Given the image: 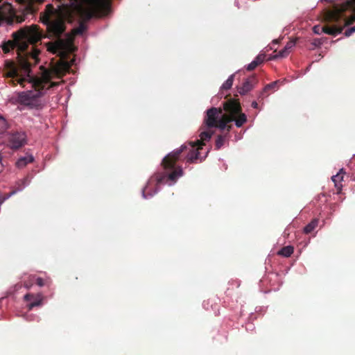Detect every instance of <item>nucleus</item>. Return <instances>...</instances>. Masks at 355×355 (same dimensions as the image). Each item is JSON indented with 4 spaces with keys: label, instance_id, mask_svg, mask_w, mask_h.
Masks as SVG:
<instances>
[{
    "label": "nucleus",
    "instance_id": "nucleus-2",
    "mask_svg": "<svg viewBox=\"0 0 355 355\" xmlns=\"http://www.w3.org/2000/svg\"><path fill=\"white\" fill-rule=\"evenodd\" d=\"M200 149L198 148V146L196 143L189 141L167 155L162 162L164 171L157 173L150 178L143 189L144 198H147L157 193L159 184L168 183V182H175L183 174L182 168L175 165L177 161L180 159L181 157L183 156L182 154H184L187 161L193 163L199 159V150Z\"/></svg>",
    "mask_w": 355,
    "mask_h": 355
},
{
    "label": "nucleus",
    "instance_id": "nucleus-1",
    "mask_svg": "<svg viewBox=\"0 0 355 355\" xmlns=\"http://www.w3.org/2000/svg\"><path fill=\"white\" fill-rule=\"evenodd\" d=\"M12 40L3 42L1 47L4 53H8L11 49L17 48V64L12 60L7 59L4 61L2 69L3 76L10 78L8 83L12 87L19 84L24 87V83L28 78L32 77L31 64L28 59L34 60L35 64L39 61L38 55L40 51L35 50L34 52H26L29 44H34L42 39V33L37 25L25 26L12 33Z\"/></svg>",
    "mask_w": 355,
    "mask_h": 355
},
{
    "label": "nucleus",
    "instance_id": "nucleus-17",
    "mask_svg": "<svg viewBox=\"0 0 355 355\" xmlns=\"http://www.w3.org/2000/svg\"><path fill=\"white\" fill-rule=\"evenodd\" d=\"M343 169H340L339 173L336 175L332 176L331 180L334 182L335 187L338 189V192L341 191L342 184L341 181L343 180Z\"/></svg>",
    "mask_w": 355,
    "mask_h": 355
},
{
    "label": "nucleus",
    "instance_id": "nucleus-14",
    "mask_svg": "<svg viewBox=\"0 0 355 355\" xmlns=\"http://www.w3.org/2000/svg\"><path fill=\"white\" fill-rule=\"evenodd\" d=\"M28 184V177L16 182L14 189L9 193V196H12L18 191H22L25 187Z\"/></svg>",
    "mask_w": 355,
    "mask_h": 355
},
{
    "label": "nucleus",
    "instance_id": "nucleus-20",
    "mask_svg": "<svg viewBox=\"0 0 355 355\" xmlns=\"http://www.w3.org/2000/svg\"><path fill=\"white\" fill-rule=\"evenodd\" d=\"M226 140V135H218L215 144V148L216 150H219L225 144Z\"/></svg>",
    "mask_w": 355,
    "mask_h": 355
},
{
    "label": "nucleus",
    "instance_id": "nucleus-18",
    "mask_svg": "<svg viewBox=\"0 0 355 355\" xmlns=\"http://www.w3.org/2000/svg\"><path fill=\"white\" fill-rule=\"evenodd\" d=\"M294 248L293 246L288 245L282 248L279 252L278 254L284 257H289L293 253Z\"/></svg>",
    "mask_w": 355,
    "mask_h": 355
},
{
    "label": "nucleus",
    "instance_id": "nucleus-27",
    "mask_svg": "<svg viewBox=\"0 0 355 355\" xmlns=\"http://www.w3.org/2000/svg\"><path fill=\"white\" fill-rule=\"evenodd\" d=\"M257 66V64L253 60L246 67V69L248 71H252L254 70Z\"/></svg>",
    "mask_w": 355,
    "mask_h": 355
},
{
    "label": "nucleus",
    "instance_id": "nucleus-5",
    "mask_svg": "<svg viewBox=\"0 0 355 355\" xmlns=\"http://www.w3.org/2000/svg\"><path fill=\"white\" fill-rule=\"evenodd\" d=\"M324 19L336 25H325L321 28L322 33L336 36L342 33L344 27L355 21V0H345L336 4L333 8L326 12Z\"/></svg>",
    "mask_w": 355,
    "mask_h": 355
},
{
    "label": "nucleus",
    "instance_id": "nucleus-24",
    "mask_svg": "<svg viewBox=\"0 0 355 355\" xmlns=\"http://www.w3.org/2000/svg\"><path fill=\"white\" fill-rule=\"evenodd\" d=\"M266 58L265 54H259L254 60V61L257 64V66L263 62Z\"/></svg>",
    "mask_w": 355,
    "mask_h": 355
},
{
    "label": "nucleus",
    "instance_id": "nucleus-26",
    "mask_svg": "<svg viewBox=\"0 0 355 355\" xmlns=\"http://www.w3.org/2000/svg\"><path fill=\"white\" fill-rule=\"evenodd\" d=\"M295 44L296 40H291L287 42L284 47L286 48V50H288L291 52V50L295 46Z\"/></svg>",
    "mask_w": 355,
    "mask_h": 355
},
{
    "label": "nucleus",
    "instance_id": "nucleus-22",
    "mask_svg": "<svg viewBox=\"0 0 355 355\" xmlns=\"http://www.w3.org/2000/svg\"><path fill=\"white\" fill-rule=\"evenodd\" d=\"M278 83H279L278 81H274V82L266 85L265 87L263 88V92L261 93V95H262V94L263 92H266L270 89H273L277 88ZM261 96H260L259 98H261Z\"/></svg>",
    "mask_w": 355,
    "mask_h": 355
},
{
    "label": "nucleus",
    "instance_id": "nucleus-28",
    "mask_svg": "<svg viewBox=\"0 0 355 355\" xmlns=\"http://www.w3.org/2000/svg\"><path fill=\"white\" fill-rule=\"evenodd\" d=\"M353 33H354V29L351 27L349 28H347L345 32V35L347 37L350 36Z\"/></svg>",
    "mask_w": 355,
    "mask_h": 355
},
{
    "label": "nucleus",
    "instance_id": "nucleus-12",
    "mask_svg": "<svg viewBox=\"0 0 355 355\" xmlns=\"http://www.w3.org/2000/svg\"><path fill=\"white\" fill-rule=\"evenodd\" d=\"M65 46L66 41L63 39H58L55 42H50L46 44L47 50L53 54L63 50Z\"/></svg>",
    "mask_w": 355,
    "mask_h": 355
},
{
    "label": "nucleus",
    "instance_id": "nucleus-3",
    "mask_svg": "<svg viewBox=\"0 0 355 355\" xmlns=\"http://www.w3.org/2000/svg\"><path fill=\"white\" fill-rule=\"evenodd\" d=\"M62 3L61 10L66 17L72 19L79 16L81 21L77 28L72 30V37L83 34L87 29L86 22L93 17L106 15L110 9V0H69Z\"/></svg>",
    "mask_w": 355,
    "mask_h": 355
},
{
    "label": "nucleus",
    "instance_id": "nucleus-15",
    "mask_svg": "<svg viewBox=\"0 0 355 355\" xmlns=\"http://www.w3.org/2000/svg\"><path fill=\"white\" fill-rule=\"evenodd\" d=\"M70 66L67 62H60L53 69L54 73L58 77H62L65 71H68Z\"/></svg>",
    "mask_w": 355,
    "mask_h": 355
},
{
    "label": "nucleus",
    "instance_id": "nucleus-29",
    "mask_svg": "<svg viewBox=\"0 0 355 355\" xmlns=\"http://www.w3.org/2000/svg\"><path fill=\"white\" fill-rule=\"evenodd\" d=\"M11 196H9V193L6 194L5 196L0 195V205L2 204L6 199L9 198Z\"/></svg>",
    "mask_w": 355,
    "mask_h": 355
},
{
    "label": "nucleus",
    "instance_id": "nucleus-33",
    "mask_svg": "<svg viewBox=\"0 0 355 355\" xmlns=\"http://www.w3.org/2000/svg\"><path fill=\"white\" fill-rule=\"evenodd\" d=\"M6 123V120L5 119L0 115V125L1 124H5Z\"/></svg>",
    "mask_w": 355,
    "mask_h": 355
},
{
    "label": "nucleus",
    "instance_id": "nucleus-13",
    "mask_svg": "<svg viewBox=\"0 0 355 355\" xmlns=\"http://www.w3.org/2000/svg\"><path fill=\"white\" fill-rule=\"evenodd\" d=\"M204 129L205 128H200L201 132L199 135L200 139L193 141L198 146V148H202V146L205 145V141L210 140L214 133L212 131L205 130Z\"/></svg>",
    "mask_w": 355,
    "mask_h": 355
},
{
    "label": "nucleus",
    "instance_id": "nucleus-19",
    "mask_svg": "<svg viewBox=\"0 0 355 355\" xmlns=\"http://www.w3.org/2000/svg\"><path fill=\"white\" fill-rule=\"evenodd\" d=\"M318 225V219H313L307 225L305 226L304 232L306 234L311 233Z\"/></svg>",
    "mask_w": 355,
    "mask_h": 355
},
{
    "label": "nucleus",
    "instance_id": "nucleus-8",
    "mask_svg": "<svg viewBox=\"0 0 355 355\" xmlns=\"http://www.w3.org/2000/svg\"><path fill=\"white\" fill-rule=\"evenodd\" d=\"M42 22L46 25L47 37L61 39L60 37L66 31V24L63 19H56L51 20L49 16H45Z\"/></svg>",
    "mask_w": 355,
    "mask_h": 355
},
{
    "label": "nucleus",
    "instance_id": "nucleus-25",
    "mask_svg": "<svg viewBox=\"0 0 355 355\" xmlns=\"http://www.w3.org/2000/svg\"><path fill=\"white\" fill-rule=\"evenodd\" d=\"M290 51L288 50H286V48L284 47L283 49L280 50L278 53L275 55V58H284L286 57L289 54Z\"/></svg>",
    "mask_w": 355,
    "mask_h": 355
},
{
    "label": "nucleus",
    "instance_id": "nucleus-32",
    "mask_svg": "<svg viewBox=\"0 0 355 355\" xmlns=\"http://www.w3.org/2000/svg\"><path fill=\"white\" fill-rule=\"evenodd\" d=\"M252 107L254 109H257L258 108V103L256 102V101H253L252 103Z\"/></svg>",
    "mask_w": 355,
    "mask_h": 355
},
{
    "label": "nucleus",
    "instance_id": "nucleus-16",
    "mask_svg": "<svg viewBox=\"0 0 355 355\" xmlns=\"http://www.w3.org/2000/svg\"><path fill=\"white\" fill-rule=\"evenodd\" d=\"M34 161V157L32 155H28L25 157H20L16 162V166L18 168H24L28 164L32 163Z\"/></svg>",
    "mask_w": 355,
    "mask_h": 355
},
{
    "label": "nucleus",
    "instance_id": "nucleus-30",
    "mask_svg": "<svg viewBox=\"0 0 355 355\" xmlns=\"http://www.w3.org/2000/svg\"><path fill=\"white\" fill-rule=\"evenodd\" d=\"M36 284L39 286H43L44 285V282L42 278L41 277H37V279H36Z\"/></svg>",
    "mask_w": 355,
    "mask_h": 355
},
{
    "label": "nucleus",
    "instance_id": "nucleus-7",
    "mask_svg": "<svg viewBox=\"0 0 355 355\" xmlns=\"http://www.w3.org/2000/svg\"><path fill=\"white\" fill-rule=\"evenodd\" d=\"M51 78V73L49 71H45L40 78L33 76L28 78L26 82L32 84L35 92L29 90L17 93V102L21 105L32 106L35 100L44 95L43 90L59 85L60 83L58 82H50Z\"/></svg>",
    "mask_w": 355,
    "mask_h": 355
},
{
    "label": "nucleus",
    "instance_id": "nucleus-36",
    "mask_svg": "<svg viewBox=\"0 0 355 355\" xmlns=\"http://www.w3.org/2000/svg\"><path fill=\"white\" fill-rule=\"evenodd\" d=\"M203 306L205 307V302H203Z\"/></svg>",
    "mask_w": 355,
    "mask_h": 355
},
{
    "label": "nucleus",
    "instance_id": "nucleus-4",
    "mask_svg": "<svg viewBox=\"0 0 355 355\" xmlns=\"http://www.w3.org/2000/svg\"><path fill=\"white\" fill-rule=\"evenodd\" d=\"M223 108L211 107L206 112L201 129L218 128L220 130H227V134L232 129L228 125L235 121L236 127H241L246 121L247 116L242 113L241 103L238 99L230 98L223 102Z\"/></svg>",
    "mask_w": 355,
    "mask_h": 355
},
{
    "label": "nucleus",
    "instance_id": "nucleus-35",
    "mask_svg": "<svg viewBox=\"0 0 355 355\" xmlns=\"http://www.w3.org/2000/svg\"><path fill=\"white\" fill-rule=\"evenodd\" d=\"M313 44L316 46V45L320 44V42L318 43L317 40H315Z\"/></svg>",
    "mask_w": 355,
    "mask_h": 355
},
{
    "label": "nucleus",
    "instance_id": "nucleus-23",
    "mask_svg": "<svg viewBox=\"0 0 355 355\" xmlns=\"http://www.w3.org/2000/svg\"><path fill=\"white\" fill-rule=\"evenodd\" d=\"M46 13L44 14L42 17H41V20L45 17V16H49L50 17L51 15L53 12V10H54V8L52 4H48L46 6Z\"/></svg>",
    "mask_w": 355,
    "mask_h": 355
},
{
    "label": "nucleus",
    "instance_id": "nucleus-38",
    "mask_svg": "<svg viewBox=\"0 0 355 355\" xmlns=\"http://www.w3.org/2000/svg\"><path fill=\"white\" fill-rule=\"evenodd\" d=\"M1 159H2L1 157H0V162L1 161Z\"/></svg>",
    "mask_w": 355,
    "mask_h": 355
},
{
    "label": "nucleus",
    "instance_id": "nucleus-6",
    "mask_svg": "<svg viewBox=\"0 0 355 355\" xmlns=\"http://www.w3.org/2000/svg\"><path fill=\"white\" fill-rule=\"evenodd\" d=\"M44 0H17L21 4L23 13L21 15H17L11 3L4 2L0 5V26L3 24L12 25L15 21L21 23L25 21L28 15H33L37 12L38 7L35 3L41 4Z\"/></svg>",
    "mask_w": 355,
    "mask_h": 355
},
{
    "label": "nucleus",
    "instance_id": "nucleus-10",
    "mask_svg": "<svg viewBox=\"0 0 355 355\" xmlns=\"http://www.w3.org/2000/svg\"><path fill=\"white\" fill-rule=\"evenodd\" d=\"M257 78L255 76L248 77L243 83L242 86L238 88V92L241 95H245L251 91L257 84Z\"/></svg>",
    "mask_w": 355,
    "mask_h": 355
},
{
    "label": "nucleus",
    "instance_id": "nucleus-39",
    "mask_svg": "<svg viewBox=\"0 0 355 355\" xmlns=\"http://www.w3.org/2000/svg\"><path fill=\"white\" fill-rule=\"evenodd\" d=\"M2 1V0H0V3Z\"/></svg>",
    "mask_w": 355,
    "mask_h": 355
},
{
    "label": "nucleus",
    "instance_id": "nucleus-37",
    "mask_svg": "<svg viewBox=\"0 0 355 355\" xmlns=\"http://www.w3.org/2000/svg\"><path fill=\"white\" fill-rule=\"evenodd\" d=\"M354 29V32H355V26L354 27H352Z\"/></svg>",
    "mask_w": 355,
    "mask_h": 355
},
{
    "label": "nucleus",
    "instance_id": "nucleus-31",
    "mask_svg": "<svg viewBox=\"0 0 355 355\" xmlns=\"http://www.w3.org/2000/svg\"><path fill=\"white\" fill-rule=\"evenodd\" d=\"M321 28L322 27L319 26H315L313 27V32L316 34H320L321 33H322L321 31Z\"/></svg>",
    "mask_w": 355,
    "mask_h": 355
},
{
    "label": "nucleus",
    "instance_id": "nucleus-21",
    "mask_svg": "<svg viewBox=\"0 0 355 355\" xmlns=\"http://www.w3.org/2000/svg\"><path fill=\"white\" fill-rule=\"evenodd\" d=\"M234 78V74H232L230 76H229L227 80L223 84L221 88L223 89H225V90L230 89L232 87V85H233Z\"/></svg>",
    "mask_w": 355,
    "mask_h": 355
},
{
    "label": "nucleus",
    "instance_id": "nucleus-34",
    "mask_svg": "<svg viewBox=\"0 0 355 355\" xmlns=\"http://www.w3.org/2000/svg\"><path fill=\"white\" fill-rule=\"evenodd\" d=\"M24 286H25V287H26L27 288H30V286H31V285L28 284H27V283H26V282L24 283Z\"/></svg>",
    "mask_w": 355,
    "mask_h": 355
},
{
    "label": "nucleus",
    "instance_id": "nucleus-11",
    "mask_svg": "<svg viewBox=\"0 0 355 355\" xmlns=\"http://www.w3.org/2000/svg\"><path fill=\"white\" fill-rule=\"evenodd\" d=\"M24 300L29 302L27 304L28 310H31L35 306H39L42 305V297L41 295H34L32 293H28L24 296Z\"/></svg>",
    "mask_w": 355,
    "mask_h": 355
},
{
    "label": "nucleus",
    "instance_id": "nucleus-9",
    "mask_svg": "<svg viewBox=\"0 0 355 355\" xmlns=\"http://www.w3.org/2000/svg\"><path fill=\"white\" fill-rule=\"evenodd\" d=\"M26 133L22 131L9 132L6 134L7 146L17 150L26 145Z\"/></svg>",
    "mask_w": 355,
    "mask_h": 355
}]
</instances>
